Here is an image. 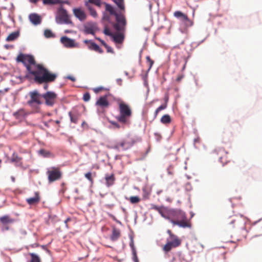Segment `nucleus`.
<instances>
[{"label":"nucleus","instance_id":"f257e3e1","mask_svg":"<svg viewBox=\"0 0 262 262\" xmlns=\"http://www.w3.org/2000/svg\"><path fill=\"white\" fill-rule=\"evenodd\" d=\"M105 10L111 15L115 16L116 23H113L112 25L117 31H124L126 24L125 16L122 14H119L116 12L114 8L110 5L105 3Z\"/></svg>","mask_w":262,"mask_h":262},{"label":"nucleus","instance_id":"f03ea898","mask_svg":"<svg viewBox=\"0 0 262 262\" xmlns=\"http://www.w3.org/2000/svg\"><path fill=\"white\" fill-rule=\"evenodd\" d=\"M119 110L120 116L117 117L118 120L122 123H127L132 113L129 106L122 101L119 103Z\"/></svg>","mask_w":262,"mask_h":262},{"label":"nucleus","instance_id":"7ed1b4c3","mask_svg":"<svg viewBox=\"0 0 262 262\" xmlns=\"http://www.w3.org/2000/svg\"><path fill=\"white\" fill-rule=\"evenodd\" d=\"M55 20L58 24H73L67 11L62 6H60L58 9L55 16Z\"/></svg>","mask_w":262,"mask_h":262},{"label":"nucleus","instance_id":"20e7f679","mask_svg":"<svg viewBox=\"0 0 262 262\" xmlns=\"http://www.w3.org/2000/svg\"><path fill=\"white\" fill-rule=\"evenodd\" d=\"M56 77V74L50 73L47 69L44 68L40 76L36 77V82L39 83L52 82L54 81Z\"/></svg>","mask_w":262,"mask_h":262},{"label":"nucleus","instance_id":"39448f33","mask_svg":"<svg viewBox=\"0 0 262 262\" xmlns=\"http://www.w3.org/2000/svg\"><path fill=\"white\" fill-rule=\"evenodd\" d=\"M135 143V141L132 138H126L116 142L113 148L118 150H125L130 148Z\"/></svg>","mask_w":262,"mask_h":262},{"label":"nucleus","instance_id":"423d86ee","mask_svg":"<svg viewBox=\"0 0 262 262\" xmlns=\"http://www.w3.org/2000/svg\"><path fill=\"white\" fill-rule=\"evenodd\" d=\"M29 96L30 99L27 102L29 106L34 107L42 103L40 100V98H42V94H39L37 91L34 90L30 92Z\"/></svg>","mask_w":262,"mask_h":262},{"label":"nucleus","instance_id":"0eeeda50","mask_svg":"<svg viewBox=\"0 0 262 262\" xmlns=\"http://www.w3.org/2000/svg\"><path fill=\"white\" fill-rule=\"evenodd\" d=\"M181 244V240L178 238H167L166 243L162 248L163 251L167 253L171 251L173 248L180 246Z\"/></svg>","mask_w":262,"mask_h":262},{"label":"nucleus","instance_id":"6e6552de","mask_svg":"<svg viewBox=\"0 0 262 262\" xmlns=\"http://www.w3.org/2000/svg\"><path fill=\"white\" fill-rule=\"evenodd\" d=\"M43 68L41 65L36 64L35 61L30 66H28L26 69L30 74L34 76V80L36 81V77L40 76Z\"/></svg>","mask_w":262,"mask_h":262},{"label":"nucleus","instance_id":"1a4fd4ad","mask_svg":"<svg viewBox=\"0 0 262 262\" xmlns=\"http://www.w3.org/2000/svg\"><path fill=\"white\" fill-rule=\"evenodd\" d=\"M112 100V95L110 92H107L105 95L99 97V107L102 108H108Z\"/></svg>","mask_w":262,"mask_h":262},{"label":"nucleus","instance_id":"9d476101","mask_svg":"<svg viewBox=\"0 0 262 262\" xmlns=\"http://www.w3.org/2000/svg\"><path fill=\"white\" fill-rule=\"evenodd\" d=\"M42 98L45 100V103L48 106H52L55 103L57 94L52 91H48L42 94Z\"/></svg>","mask_w":262,"mask_h":262},{"label":"nucleus","instance_id":"9b49d317","mask_svg":"<svg viewBox=\"0 0 262 262\" xmlns=\"http://www.w3.org/2000/svg\"><path fill=\"white\" fill-rule=\"evenodd\" d=\"M103 32L105 35L111 36L113 41L117 43H121L124 40V37L122 34L113 33L107 26H105Z\"/></svg>","mask_w":262,"mask_h":262},{"label":"nucleus","instance_id":"f8f14e48","mask_svg":"<svg viewBox=\"0 0 262 262\" xmlns=\"http://www.w3.org/2000/svg\"><path fill=\"white\" fill-rule=\"evenodd\" d=\"M47 173L49 183L57 181L60 179L61 177V172L58 169L55 168L49 169Z\"/></svg>","mask_w":262,"mask_h":262},{"label":"nucleus","instance_id":"ddd939ff","mask_svg":"<svg viewBox=\"0 0 262 262\" xmlns=\"http://www.w3.org/2000/svg\"><path fill=\"white\" fill-rule=\"evenodd\" d=\"M174 16L179 18L187 27H191L193 25V22L191 20L187 15L180 11H177L174 12Z\"/></svg>","mask_w":262,"mask_h":262},{"label":"nucleus","instance_id":"4468645a","mask_svg":"<svg viewBox=\"0 0 262 262\" xmlns=\"http://www.w3.org/2000/svg\"><path fill=\"white\" fill-rule=\"evenodd\" d=\"M17 60L19 62L23 63L26 68H27L28 66H30L35 62L34 57L29 55L19 54L17 57Z\"/></svg>","mask_w":262,"mask_h":262},{"label":"nucleus","instance_id":"2eb2a0df","mask_svg":"<svg viewBox=\"0 0 262 262\" xmlns=\"http://www.w3.org/2000/svg\"><path fill=\"white\" fill-rule=\"evenodd\" d=\"M85 5L90 14L93 17H96L97 14L94 7H98V0H88L85 2Z\"/></svg>","mask_w":262,"mask_h":262},{"label":"nucleus","instance_id":"dca6fc26","mask_svg":"<svg viewBox=\"0 0 262 262\" xmlns=\"http://www.w3.org/2000/svg\"><path fill=\"white\" fill-rule=\"evenodd\" d=\"M214 152L219 157L220 161L223 164H226L229 161L228 158V152L225 151L223 148H216L214 150Z\"/></svg>","mask_w":262,"mask_h":262},{"label":"nucleus","instance_id":"f3484780","mask_svg":"<svg viewBox=\"0 0 262 262\" xmlns=\"http://www.w3.org/2000/svg\"><path fill=\"white\" fill-rule=\"evenodd\" d=\"M61 43L66 48H72L78 47V43L75 42V40L70 38L67 36H62L60 38Z\"/></svg>","mask_w":262,"mask_h":262},{"label":"nucleus","instance_id":"a211bd4d","mask_svg":"<svg viewBox=\"0 0 262 262\" xmlns=\"http://www.w3.org/2000/svg\"><path fill=\"white\" fill-rule=\"evenodd\" d=\"M179 219H181V220L179 221V220H170V222L173 225H178L179 227H182V228H186V227H190V224L187 220L185 214V217L182 218L181 216H180Z\"/></svg>","mask_w":262,"mask_h":262},{"label":"nucleus","instance_id":"6ab92c4d","mask_svg":"<svg viewBox=\"0 0 262 262\" xmlns=\"http://www.w3.org/2000/svg\"><path fill=\"white\" fill-rule=\"evenodd\" d=\"M168 216L179 220L181 216L182 218L185 217V213L180 210L169 209L168 210Z\"/></svg>","mask_w":262,"mask_h":262},{"label":"nucleus","instance_id":"aec40b11","mask_svg":"<svg viewBox=\"0 0 262 262\" xmlns=\"http://www.w3.org/2000/svg\"><path fill=\"white\" fill-rule=\"evenodd\" d=\"M73 11L75 17L79 20L84 21L86 19V15L81 8H74Z\"/></svg>","mask_w":262,"mask_h":262},{"label":"nucleus","instance_id":"412c9836","mask_svg":"<svg viewBox=\"0 0 262 262\" xmlns=\"http://www.w3.org/2000/svg\"><path fill=\"white\" fill-rule=\"evenodd\" d=\"M30 21L34 25H38L41 23V19L40 16L36 13H32L29 15V16Z\"/></svg>","mask_w":262,"mask_h":262},{"label":"nucleus","instance_id":"4be33fe9","mask_svg":"<svg viewBox=\"0 0 262 262\" xmlns=\"http://www.w3.org/2000/svg\"><path fill=\"white\" fill-rule=\"evenodd\" d=\"M83 42L87 45L88 48L91 50L98 51V45L92 40H84Z\"/></svg>","mask_w":262,"mask_h":262},{"label":"nucleus","instance_id":"5701e85b","mask_svg":"<svg viewBox=\"0 0 262 262\" xmlns=\"http://www.w3.org/2000/svg\"><path fill=\"white\" fill-rule=\"evenodd\" d=\"M40 201V198L37 192H35V196L33 197L27 198L26 202L30 205H33L37 204Z\"/></svg>","mask_w":262,"mask_h":262},{"label":"nucleus","instance_id":"b1692460","mask_svg":"<svg viewBox=\"0 0 262 262\" xmlns=\"http://www.w3.org/2000/svg\"><path fill=\"white\" fill-rule=\"evenodd\" d=\"M106 184L107 186L112 185L115 181V177L114 174L111 175L107 174L105 177Z\"/></svg>","mask_w":262,"mask_h":262},{"label":"nucleus","instance_id":"393cba45","mask_svg":"<svg viewBox=\"0 0 262 262\" xmlns=\"http://www.w3.org/2000/svg\"><path fill=\"white\" fill-rule=\"evenodd\" d=\"M120 236V231L117 228H113L111 238L112 241L117 240Z\"/></svg>","mask_w":262,"mask_h":262},{"label":"nucleus","instance_id":"a878e982","mask_svg":"<svg viewBox=\"0 0 262 262\" xmlns=\"http://www.w3.org/2000/svg\"><path fill=\"white\" fill-rule=\"evenodd\" d=\"M19 33L18 31L13 32L10 33L6 38V40L8 41H12L15 40L19 36Z\"/></svg>","mask_w":262,"mask_h":262},{"label":"nucleus","instance_id":"bb28decb","mask_svg":"<svg viewBox=\"0 0 262 262\" xmlns=\"http://www.w3.org/2000/svg\"><path fill=\"white\" fill-rule=\"evenodd\" d=\"M168 209L165 208L163 206H161V208L158 211V212L161 214V215L167 219H169V217L168 216Z\"/></svg>","mask_w":262,"mask_h":262},{"label":"nucleus","instance_id":"cd10ccee","mask_svg":"<svg viewBox=\"0 0 262 262\" xmlns=\"http://www.w3.org/2000/svg\"><path fill=\"white\" fill-rule=\"evenodd\" d=\"M171 117L168 114L163 115L162 117V118H161V123L163 124H169L171 122Z\"/></svg>","mask_w":262,"mask_h":262},{"label":"nucleus","instance_id":"c85d7f7f","mask_svg":"<svg viewBox=\"0 0 262 262\" xmlns=\"http://www.w3.org/2000/svg\"><path fill=\"white\" fill-rule=\"evenodd\" d=\"M84 31L85 34H93L94 33V27L92 25H87L84 26Z\"/></svg>","mask_w":262,"mask_h":262},{"label":"nucleus","instance_id":"c756f323","mask_svg":"<svg viewBox=\"0 0 262 262\" xmlns=\"http://www.w3.org/2000/svg\"><path fill=\"white\" fill-rule=\"evenodd\" d=\"M43 35L45 37L47 38L55 37V34H54L52 32V31L50 29L45 30Z\"/></svg>","mask_w":262,"mask_h":262},{"label":"nucleus","instance_id":"7c9ffc66","mask_svg":"<svg viewBox=\"0 0 262 262\" xmlns=\"http://www.w3.org/2000/svg\"><path fill=\"white\" fill-rule=\"evenodd\" d=\"M43 3L45 5H55L60 3L61 2L59 0H42Z\"/></svg>","mask_w":262,"mask_h":262},{"label":"nucleus","instance_id":"2f4dec72","mask_svg":"<svg viewBox=\"0 0 262 262\" xmlns=\"http://www.w3.org/2000/svg\"><path fill=\"white\" fill-rule=\"evenodd\" d=\"M0 221L3 224L12 223L13 220L10 219L8 215H5L0 218Z\"/></svg>","mask_w":262,"mask_h":262},{"label":"nucleus","instance_id":"473e14b6","mask_svg":"<svg viewBox=\"0 0 262 262\" xmlns=\"http://www.w3.org/2000/svg\"><path fill=\"white\" fill-rule=\"evenodd\" d=\"M143 191V198L145 200L148 199L150 195V191L148 190V189L146 187H144L142 189Z\"/></svg>","mask_w":262,"mask_h":262},{"label":"nucleus","instance_id":"72a5a7b5","mask_svg":"<svg viewBox=\"0 0 262 262\" xmlns=\"http://www.w3.org/2000/svg\"><path fill=\"white\" fill-rule=\"evenodd\" d=\"M30 255L31 256V262H41L39 257L37 254L31 253Z\"/></svg>","mask_w":262,"mask_h":262},{"label":"nucleus","instance_id":"f704fd0d","mask_svg":"<svg viewBox=\"0 0 262 262\" xmlns=\"http://www.w3.org/2000/svg\"><path fill=\"white\" fill-rule=\"evenodd\" d=\"M99 42L105 48L108 53H114L113 49L110 46H108L105 42L99 39Z\"/></svg>","mask_w":262,"mask_h":262},{"label":"nucleus","instance_id":"c9c22d12","mask_svg":"<svg viewBox=\"0 0 262 262\" xmlns=\"http://www.w3.org/2000/svg\"><path fill=\"white\" fill-rule=\"evenodd\" d=\"M69 116L70 118V120L72 122L77 123L78 120V117L77 115H73L71 112H70L69 113Z\"/></svg>","mask_w":262,"mask_h":262},{"label":"nucleus","instance_id":"e433bc0d","mask_svg":"<svg viewBox=\"0 0 262 262\" xmlns=\"http://www.w3.org/2000/svg\"><path fill=\"white\" fill-rule=\"evenodd\" d=\"M114 2L117 4L119 9L122 10H124L125 8L123 0H115Z\"/></svg>","mask_w":262,"mask_h":262},{"label":"nucleus","instance_id":"4c0bfd02","mask_svg":"<svg viewBox=\"0 0 262 262\" xmlns=\"http://www.w3.org/2000/svg\"><path fill=\"white\" fill-rule=\"evenodd\" d=\"M140 201V199L138 196H132L129 198V201L132 204H137Z\"/></svg>","mask_w":262,"mask_h":262},{"label":"nucleus","instance_id":"58836bf2","mask_svg":"<svg viewBox=\"0 0 262 262\" xmlns=\"http://www.w3.org/2000/svg\"><path fill=\"white\" fill-rule=\"evenodd\" d=\"M38 153L39 155L42 156L43 157H48L50 155V153L49 151L46 150L45 149H40L39 150Z\"/></svg>","mask_w":262,"mask_h":262},{"label":"nucleus","instance_id":"ea45409f","mask_svg":"<svg viewBox=\"0 0 262 262\" xmlns=\"http://www.w3.org/2000/svg\"><path fill=\"white\" fill-rule=\"evenodd\" d=\"M130 246H132V250H133V259L135 262H139L138 257H137V253H136V250L135 249V248L134 247L133 244H130Z\"/></svg>","mask_w":262,"mask_h":262},{"label":"nucleus","instance_id":"a19ab883","mask_svg":"<svg viewBox=\"0 0 262 262\" xmlns=\"http://www.w3.org/2000/svg\"><path fill=\"white\" fill-rule=\"evenodd\" d=\"M20 160L21 159L19 157H18L16 155L14 154L13 155L11 161L12 162H16L17 163L19 164L20 163Z\"/></svg>","mask_w":262,"mask_h":262},{"label":"nucleus","instance_id":"79ce46f5","mask_svg":"<svg viewBox=\"0 0 262 262\" xmlns=\"http://www.w3.org/2000/svg\"><path fill=\"white\" fill-rule=\"evenodd\" d=\"M146 59L147 60V62H148L149 63V68L148 69V71H149L151 68L154 63V61L150 58V57L149 56H146Z\"/></svg>","mask_w":262,"mask_h":262},{"label":"nucleus","instance_id":"37998d69","mask_svg":"<svg viewBox=\"0 0 262 262\" xmlns=\"http://www.w3.org/2000/svg\"><path fill=\"white\" fill-rule=\"evenodd\" d=\"M241 223V221L235 219H232L231 221L230 224H235L236 226H238Z\"/></svg>","mask_w":262,"mask_h":262},{"label":"nucleus","instance_id":"c03bdc74","mask_svg":"<svg viewBox=\"0 0 262 262\" xmlns=\"http://www.w3.org/2000/svg\"><path fill=\"white\" fill-rule=\"evenodd\" d=\"M167 232L169 234V236L168 238L172 239V238H178V237L176 235H175L172 233L171 230H168L167 231Z\"/></svg>","mask_w":262,"mask_h":262},{"label":"nucleus","instance_id":"a18cd8bd","mask_svg":"<svg viewBox=\"0 0 262 262\" xmlns=\"http://www.w3.org/2000/svg\"><path fill=\"white\" fill-rule=\"evenodd\" d=\"M83 99L84 101H88L90 99V95L89 93H86L83 95Z\"/></svg>","mask_w":262,"mask_h":262},{"label":"nucleus","instance_id":"49530a36","mask_svg":"<svg viewBox=\"0 0 262 262\" xmlns=\"http://www.w3.org/2000/svg\"><path fill=\"white\" fill-rule=\"evenodd\" d=\"M85 177L86 179H88L90 182H92V173L90 172H89L85 174Z\"/></svg>","mask_w":262,"mask_h":262},{"label":"nucleus","instance_id":"de8ad7c7","mask_svg":"<svg viewBox=\"0 0 262 262\" xmlns=\"http://www.w3.org/2000/svg\"><path fill=\"white\" fill-rule=\"evenodd\" d=\"M161 208V206H158L156 205H151V208L152 209L155 210L158 212L160 209Z\"/></svg>","mask_w":262,"mask_h":262},{"label":"nucleus","instance_id":"09e8293b","mask_svg":"<svg viewBox=\"0 0 262 262\" xmlns=\"http://www.w3.org/2000/svg\"><path fill=\"white\" fill-rule=\"evenodd\" d=\"M102 91H106V93L110 91L109 88H104L102 86H99V93Z\"/></svg>","mask_w":262,"mask_h":262},{"label":"nucleus","instance_id":"8fccbe9b","mask_svg":"<svg viewBox=\"0 0 262 262\" xmlns=\"http://www.w3.org/2000/svg\"><path fill=\"white\" fill-rule=\"evenodd\" d=\"M167 107V104H164L160 105L159 107H158L157 108L160 111H162L163 110H164Z\"/></svg>","mask_w":262,"mask_h":262},{"label":"nucleus","instance_id":"3c124183","mask_svg":"<svg viewBox=\"0 0 262 262\" xmlns=\"http://www.w3.org/2000/svg\"><path fill=\"white\" fill-rule=\"evenodd\" d=\"M184 77V75L181 74V75H179L178 76L177 79H176V81L178 82H180L181 80Z\"/></svg>","mask_w":262,"mask_h":262},{"label":"nucleus","instance_id":"603ef678","mask_svg":"<svg viewBox=\"0 0 262 262\" xmlns=\"http://www.w3.org/2000/svg\"><path fill=\"white\" fill-rule=\"evenodd\" d=\"M103 19L105 20L110 21V16L107 14L104 13L103 14Z\"/></svg>","mask_w":262,"mask_h":262},{"label":"nucleus","instance_id":"864d4df0","mask_svg":"<svg viewBox=\"0 0 262 262\" xmlns=\"http://www.w3.org/2000/svg\"><path fill=\"white\" fill-rule=\"evenodd\" d=\"M67 78L72 80V81H75L76 80V79H75V77H73L72 76H70V75L68 76L67 77Z\"/></svg>","mask_w":262,"mask_h":262},{"label":"nucleus","instance_id":"5fc2aeb1","mask_svg":"<svg viewBox=\"0 0 262 262\" xmlns=\"http://www.w3.org/2000/svg\"><path fill=\"white\" fill-rule=\"evenodd\" d=\"M160 111L157 108L156 110L155 111V114H154V118H156L158 114V113L160 112Z\"/></svg>","mask_w":262,"mask_h":262},{"label":"nucleus","instance_id":"6e6d98bb","mask_svg":"<svg viewBox=\"0 0 262 262\" xmlns=\"http://www.w3.org/2000/svg\"><path fill=\"white\" fill-rule=\"evenodd\" d=\"M19 112H16L13 113V115L16 118H19Z\"/></svg>","mask_w":262,"mask_h":262},{"label":"nucleus","instance_id":"4d7b16f0","mask_svg":"<svg viewBox=\"0 0 262 262\" xmlns=\"http://www.w3.org/2000/svg\"><path fill=\"white\" fill-rule=\"evenodd\" d=\"M93 91L95 92V93H98V87L95 88L93 89Z\"/></svg>","mask_w":262,"mask_h":262},{"label":"nucleus","instance_id":"13d9d810","mask_svg":"<svg viewBox=\"0 0 262 262\" xmlns=\"http://www.w3.org/2000/svg\"><path fill=\"white\" fill-rule=\"evenodd\" d=\"M70 220V218H68V219H67L65 220V221H64V223L66 224V226H67V222H68V221H69Z\"/></svg>","mask_w":262,"mask_h":262},{"label":"nucleus","instance_id":"bf43d9fd","mask_svg":"<svg viewBox=\"0 0 262 262\" xmlns=\"http://www.w3.org/2000/svg\"><path fill=\"white\" fill-rule=\"evenodd\" d=\"M71 30H64V33H71Z\"/></svg>","mask_w":262,"mask_h":262},{"label":"nucleus","instance_id":"052dcab7","mask_svg":"<svg viewBox=\"0 0 262 262\" xmlns=\"http://www.w3.org/2000/svg\"><path fill=\"white\" fill-rule=\"evenodd\" d=\"M20 232L22 234L25 235L26 234V232L25 231V230H20Z\"/></svg>","mask_w":262,"mask_h":262},{"label":"nucleus","instance_id":"680f3d73","mask_svg":"<svg viewBox=\"0 0 262 262\" xmlns=\"http://www.w3.org/2000/svg\"><path fill=\"white\" fill-rule=\"evenodd\" d=\"M168 97H165V104H167V102L168 101Z\"/></svg>","mask_w":262,"mask_h":262},{"label":"nucleus","instance_id":"e2e57ef3","mask_svg":"<svg viewBox=\"0 0 262 262\" xmlns=\"http://www.w3.org/2000/svg\"><path fill=\"white\" fill-rule=\"evenodd\" d=\"M37 1H38V0H30V2L33 3H37Z\"/></svg>","mask_w":262,"mask_h":262},{"label":"nucleus","instance_id":"0e129e2a","mask_svg":"<svg viewBox=\"0 0 262 262\" xmlns=\"http://www.w3.org/2000/svg\"><path fill=\"white\" fill-rule=\"evenodd\" d=\"M95 104L96 105H98V98H97L96 99V102H95Z\"/></svg>","mask_w":262,"mask_h":262},{"label":"nucleus","instance_id":"69168bd1","mask_svg":"<svg viewBox=\"0 0 262 262\" xmlns=\"http://www.w3.org/2000/svg\"><path fill=\"white\" fill-rule=\"evenodd\" d=\"M114 124L118 128L119 127V125L117 123H114Z\"/></svg>","mask_w":262,"mask_h":262},{"label":"nucleus","instance_id":"338daca9","mask_svg":"<svg viewBox=\"0 0 262 262\" xmlns=\"http://www.w3.org/2000/svg\"><path fill=\"white\" fill-rule=\"evenodd\" d=\"M48 87V86L47 84H46V85H44V89H47Z\"/></svg>","mask_w":262,"mask_h":262},{"label":"nucleus","instance_id":"774afa93","mask_svg":"<svg viewBox=\"0 0 262 262\" xmlns=\"http://www.w3.org/2000/svg\"><path fill=\"white\" fill-rule=\"evenodd\" d=\"M55 122H56V124H59V123H60V121H59V120H56V121H55Z\"/></svg>","mask_w":262,"mask_h":262}]
</instances>
